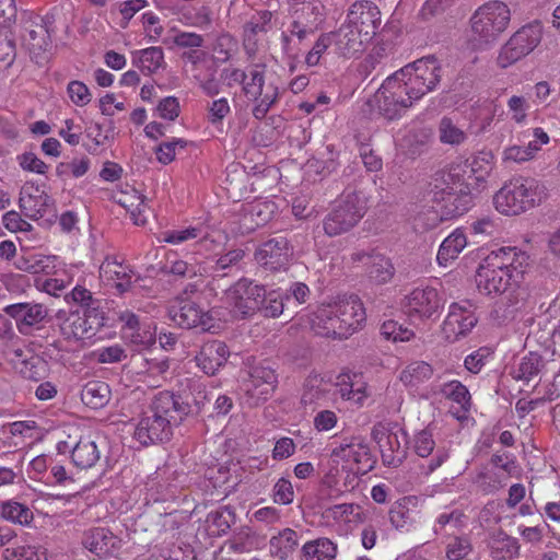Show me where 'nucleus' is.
<instances>
[{
	"mask_svg": "<svg viewBox=\"0 0 560 560\" xmlns=\"http://www.w3.org/2000/svg\"><path fill=\"white\" fill-rule=\"evenodd\" d=\"M326 151V158L310 161V166L322 176L330 175L336 172L339 166V162L337 160L338 154L334 151L332 145H327Z\"/></svg>",
	"mask_w": 560,
	"mask_h": 560,
	"instance_id": "0e129e2a",
	"label": "nucleus"
},
{
	"mask_svg": "<svg viewBox=\"0 0 560 560\" xmlns=\"http://www.w3.org/2000/svg\"><path fill=\"white\" fill-rule=\"evenodd\" d=\"M278 384V375L269 364H258L252 369L250 380L246 385L247 395L255 404L267 400L275 392Z\"/></svg>",
	"mask_w": 560,
	"mask_h": 560,
	"instance_id": "b1692460",
	"label": "nucleus"
},
{
	"mask_svg": "<svg viewBox=\"0 0 560 560\" xmlns=\"http://www.w3.org/2000/svg\"><path fill=\"white\" fill-rule=\"evenodd\" d=\"M433 375V368L424 361H415L408 364L400 373V381L410 387L429 381Z\"/></svg>",
	"mask_w": 560,
	"mask_h": 560,
	"instance_id": "79ce46f5",
	"label": "nucleus"
},
{
	"mask_svg": "<svg viewBox=\"0 0 560 560\" xmlns=\"http://www.w3.org/2000/svg\"><path fill=\"white\" fill-rule=\"evenodd\" d=\"M189 411V405L176 399L175 394L160 392L142 413L135 428L133 438L144 446L166 442L173 434V425H178Z\"/></svg>",
	"mask_w": 560,
	"mask_h": 560,
	"instance_id": "f257e3e1",
	"label": "nucleus"
},
{
	"mask_svg": "<svg viewBox=\"0 0 560 560\" xmlns=\"http://www.w3.org/2000/svg\"><path fill=\"white\" fill-rule=\"evenodd\" d=\"M466 515L459 509H453L442 512L435 521L434 533H441L447 525L459 529L466 525Z\"/></svg>",
	"mask_w": 560,
	"mask_h": 560,
	"instance_id": "bf43d9fd",
	"label": "nucleus"
},
{
	"mask_svg": "<svg viewBox=\"0 0 560 560\" xmlns=\"http://www.w3.org/2000/svg\"><path fill=\"white\" fill-rule=\"evenodd\" d=\"M351 260L365 266V273L374 284L388 283L395 276V267L390 258L375 249L357 250L351 255Z\"/></svg>",
	"mask_w": 560,
	"mask_h": 560,
	"instance_id": "6ab92c4d",
	"label": "nucleus"
},
{
	"mask_svg": "<svg viewBox=\"0 0 560 560\" xmlns=\"http://www.w3.org/2000/svg\"><path fill=\"white\" fill-rule=\"evenodd\" d=\"M20 373L23 377L35 382L46 378L49 374V363L39 355L32 354L22 359Z\"/></svg>",
	"mask_w": 560,
	"mask_h": 560,
	"instance_id": "a18cd8bd",
	"label": "nucleus"
},
{
	"mask_svg": "<svg viewBox=\"0 0 560 560\" xmlns=\"http://www.w3.org/2000/svg\"><path fill=\"white\" fill-rule=\"evenodd\" d=\"M546 187L534 178H513L494 195L495 209L505 215H517L539 205Z\"/></svg>",
	"mask_w": 560,
	"mask_h": 560,
	"instance_id": "20e7f679",
	"label": "nucleus"
},
{
	"mask_svg": "<svg viewBox=\"0 0 560 560\" xmlns=\"http://www.w3.org/2000/svg\"><path fill=\"white\" fill-rule=\"evenodd\" d=\"M366 200L362 192H345L337 206L325 217L323 229L328 236L349 232L364 217Z\"/></svg>",
	"mask_w": 560,
	"mask_h": 560,
	"instance_id": "0eeeda50",
	"label": "nucleus"
},
{
	"mask_svg": "<svg viewBox=\"0 0 560 560\" xmlns=\"http://www.w3.org/2000/svg\"><path fill=\"white\" fill-rule=\"evenodd\" d=\"M442 68L434 56L420 58L400 69L401 77L409 82V89L422 98L433 91L441 81Z\"/></svg>",
	"mask_w": 560,
	"mask_h": 560,
	"instance_id": "9d476101",
	"label": "nucleus"
},
{
	"mask_svg": "<svg viewBox=\"0 0 560 560\" xmlns=\"http://www.w3.org/2000/svg\"><path fill=\"white\" fill-rule=\"evenodd\" d=\"M345 22L371 40L381 23V12L370 1H358L350 7Z\"/></svg>",
	"mask_w": 560,
	"mask_h": 560,
	"instance_id": "4be33fe9",
	"label": "nucleus"
},
{
	"mask_svg": "<svg viewBox=\"0 0 560 560\" xmlns=\"http://www.w3.org/2000/svg\"><path fill=\"white\" fill-rule=\"evenodd\" d=\"M294 15L316 33L324 21V5L319 0L306 2L295 10Z\"/></svg>",
	"mask_w": 560,
	"mask_h": 560,
	"instance_id": "a19ab883",
	"label": "nucleus"
},
{
	"mask_svg": "<svg viewBox=\"0 0 560 560\" xmlns=\"http://www.w3.org/2000/svg\"><path fill=\"white\" fill-rule=\"evenodd\" d=\"M332 304L336 314H338V323L341 326L338 332L339 339H347L362 328L366 315L363 303L358 295H345Z\"/></svg>",
	"mask_w": 560,
	"mask_h": 560,
	"instance_id": "2eb2a0df",
	"label": "nucleus"
},
{
	"mask_svg": "<svg viewBox=\"0 0 560 560\" xmlns=\"http://www.w3.org/2000/svg\"><path fill=\"white\" fill-rule=\"evenodd\" d=\"M381 335L386 340L397 342L410 340L413 337V331L402 327V325L398 324L397 322L389 319L382 324Z\"/></svg>",
	"mask_w": 560,
	"mask_h": 560,
	"instance_id": "e2e57ef3",
	"label": "nucleus"
},
{
	"mask_svg": "<svg viewBox=\"0 0 560 560\" xmlns=\"http://www.w3.org/2000/svg\"><path fill=\"white\" fill-rule=\"evenodd\" d=\"M54 25L55 16L49 13L44 16H30L24 23L22 46L38 66L46 65L51 57Z\"/></svg>",
	"mask_w": 560,
	"mask_h": 560,
	"instance_id": "423d86ee",
	"label": "nucleus"
},
{
	"mask_svg": "<svg viewBox=\"0 0 560 560\" xmlns=\"http://www.w3.org/2000/svg\"><path fill=\"white\" fill-rule=\"evenodd\" d=\"M544 366L545 362L541 355L536 352H529L521 358L511 374L517 381L529 382L539 375Z\"/></svg>",
	"mask_w": 560,
	"mask_h": 560,
	"instance_id": "ea45409f",
	"label": "nucleus"
},
{
	"mask_svg": "<svg viewBox=\"0 0 560 560\" xmlns=\"http://www.w3.org/2000/svg\"><path fill=\"white\" fill-rule=\"evenodd\" d=\"M245 257V249L237 247L229 249L214 258L212 260L213 264L209 268L212 282L214 283L231 276L233 271H238L241 269L240 264Z\"/></svg>",
	"mask_w": 560,
	"mask_h": 560,
	"instance_id": "473e14b6",
	"label": "nucleus"
},
{
	"mask_svg": "<svg viewBox=\"0 0 560 560\" xmlns=\"http://www.w3.org/2000/svg\"><path fill=\"white\" fill-rule=\"evenodd\" d=\"M110 399V388L103 381H90L81 389L82 402L92 408L101 409L105 407Z\"/></svg>",
	"mask_w": 560,
	"mask_h": 560,
	"instance_id": "f704fd0d",
	"label": "nucleus"
},
{
	"mask_svg": "<svg viewBox=\"0 0 560 560\" xmlns=\"http://www.w3.org/2000/svg\"><path fill=\"white\" fill-rule=\"evenodd\" d=\"M168 317L184 329L198 328L200 331H213L215 320L210 312L205 311L191 300H182L168 308Z\"/></svg>",
	"mask_w": 560,
	"mask_h": 560,
	"instance_id": "4468645a",
	"label": "nucleus"
},
{
	"mask_svg": "<svg viewBox=\"0 0 560 560\" xmlns=\"http://www.w3.org/2000/svg\"><path fill=\"white\" fill-rule=\"evenodd\" d=\"M255 539V532L249 526H241L234 530L225 546L235 553H244L254 548Z\"/></svg>",
	"mask_w": 560,
	"mask_h": 560,
	"instance_id": "49530a36",
	"label": "nucleus"
},
{
	"mask_svg": "<svg viewBox=\"0 0 560 560\" xmlns=\"http://www.w3.org/2000/svg\"><path fill=\"white\" fill-rule=\"evenodd\" d=\"M467 245V237L464 231L456 229L441 244L436 260L441 266H447L448 262L456 259Z\"/></svg>",
	"mask_w": 560,
	"mask_h": 560,
	"instance_id": "72a5a7b5",
	"label": "nucleus"
},
{
	"mask_svg": "<svg viewBox=\"0 0 560 560\" xmlns=\"http://www.w3.org/2000/svg\"><path fill=\"white\" fill-rule=\"evenodd\" d=\"M228 298L235 313L242 318L250 317L261 308L266 300V288L247 278H241L229 288Z\"/></svg>",
	"mask_w": 560,
	"mask_h": 560,
	"instance_id": "ddd939ff",
	"label": "nucleus"
},
{
	"mask_svg": "<svg viewBox=\"0 0 560 560\" xmlns=\"http://www.w3.org/2000/svg\"><path fill=\"white\" fill-rule=\"evenodd\" d=\"M187 141L180 138H173L171 141H164L155 149L156 159L160 163L167 165L174 161L176 149H184Z\"/></svg>",
	"mask_w": 560,
	"mask_h": 560,
	"instance_id": "69168bd1",
	"label": "nucleus"
},
{
	"mask_svg": "<svg viewBox=\"0 0 560 560\" xmlns=\"http://www.w3.org/2000/svg\"><path fill=\"white\" fill-rule=\"evenodd\" d=\"M230 349L221 340L203 342L195 355L196 365L208 376H214L230 358Z\"/></svg>",
	"mask_w": 560,
	"mask_h": 560,
	"instance_id": "5701e85b",
	"label": "nucleus"
},
{
	"mask_svg": "<svg viewBox=\"0 0 560 560\" xmlns=\"http://www.w3.org/2000/svg\"><path fill=\"white\" fill-rule=\"evenodd\" d=\"M100 276L104 281L113 282L119 293H125L132 284L133 270L116 257L107 256L100 266Z\"/></svg>",
	"mask_w": 560,
	"mask_h": 560,
	"instance_id": "c85d7f7f",
	"label": "nucleus"
},
{
	"mask_svg": "<svg viewBox=\"0 0 560 560\" xmlns=\"http://www.w3.org/2000/svg\"><path fill=\"white\" fill-rule=\"evenodd\" d=\"M412 448L420 457L427 458L431 455L427 465L421 466V469L425 475H430L435 471L450 457V452L444 445H436L431 425L413 435Z\"/></svg>",
	"mask_w": 560,
	"mask_h": 560,
	"instance_id": "dca6fc26",
	"label": "nucleus"
},
{
	"mask_svg": "<svg viewBox=\"0 0 560 560\" xmlns=\"http://www.w3.org/2000/svg\"><path fill=\"white\" fill-rule=\"evenodd\" d=\"M306 560H334L337 555V546L328 538L308 541L303 546Z\"/></svg>",
	"mask_w": 560,
	"mask_h": 560,
	"instance_id": "37998d69",
	"label": "nucleus"
},
{
	"mask_svg": "<svg viewBox=\"0 0 560 560\" xmlns=\"http://www.w3.org/2000/svg\"><path fill=\"white\" fill-rule=\"evenodd\" d=\"M100 451L95 442L85 438L80 439L71 452L73 464L81 469L93 467L100 460Z\"/></svg>",
	"mask_w": 560,
	"mask_h": 560,
	"instance_id": "4c0bfd02",
	"label": "nucleus"
},
{
	"mask_svg": "<svg viewBox=\"0 0 560 560\" xmlns=\"http://www.w3.org/2000/svg\"><path fill=\"white\" fill-rule=\"evenodd\" d=\"M237 47L238 43L232 35L222 33L215 38L212 50L217 54L218 60L226 62L236 52Z\"/></svg>",
	"mask_w": 560,
	"mask_h": 560,
	"instance_id": "4d7b16f0",
	"label": "nucleus"
},
{
	"mask_svg": "<svg viewBox=\"0 0 560 560\" xmlns=\"http://www.w3.org/2000/svg\"><path fill=\"white\" fill-rule=\"evenodd\" d=\"M16 267L28 273H48L52 269L51 259L40 254H31L21 257L16 261Z\"/></svg>",
	"mask_w": 560,
	"mask_h": 560,
	"instance_id": "8fccbe9b",
	"label": "nucleus"
},
{
	"mask_svg": "<svg viewBox=\"0 0 560 560\" xmlns=\"http://www.w3.org/2000/svg\"><path fill=\"white\" fill-rule=\"evenodd\" d=\"M487 547L493 560H513L520 557L521 545L517 538L502 529L490 533Z\"/></svg>",
	"mask_w": 560,
	"mask_h": 560,
	"instance_id": "2f4dec72",
	"label": "nucleus"
},
{
	"mask_svg": "<svg viewBox=\"0 0 560 560\" xmlns=\"http://www.w3.org/2000/svg\"><path fill=\"white\" fill-rule=\"evenodd\" d=\"M472 551L470 538L464 536H453L445 547V556L448 560H463Z\"/></svg>",
	"mask_w": 560,
	"mask_h": 560,
	"instance_id": "6e6d98bb",
	"label": "nucleus"
},
{
	"mask_svg": "<svg viewBox=\"0 0 560 560\" xmlns=\"http://www.w3.org/2000/svg\"><path fill=\"white\" fill-rule=\"evenodd\" d=\"M404 307L410 317L431 318L441 308V299L434 288H416L406 295Z\"/></svg>",
	"mask_w": 560,
	"mask_h": 560,
	"instance_id": "412c9836",
	"label": "nucleus"
},
{
	"mask_svg": "<svg viewBox=\"0 0 560 560\" xmlns=\"http://www.w3.org/2000/svg\"><path fill=\"white\" fill-rule=\"evenodd\" d=\"M175 398L182 402L189 405V415L199 413L205 405L210 401V397L206 390V387L200 383H195L190 386L189 394L175 395Z\"/></svg>",
	"mask_w": 560,
	"mask_h": 560,
	"instance_id": "864d4df0",
	"label": "nucleus"
},
{
	"mask_svg": "<svg viewBox=\"0 0 560 560\" xmlns=\"http://www.w3.org/2000/svg\"><path fill=\"white\" fill-rule=\"evenodd\" d=\"M299 545L298 533L292 528H284L269 540L270 553L280 560L288 559Z\"/></svg>",
	"mask_w": 560,
	"mask_h": 560,
	"instance_id": "c9c22d12",
	"label": "nucleus"
},
{
	"mask_svg": "<svg viewBox=\"0 0 560 560\" xmlns=\"http://www.w3.org/2000/svg\"><path fill=\"white\" fill-rule=\"evenodd\" d=\"M371 434L378 445L383 464L388 467L400 466L407 456V432L404 429L393 431L387 424L378 422Z\"/></svg>",
	"mask_w": 560,
	"mask_h": 560,
	"instance_id": "9b49d317",
	"label": "nucleus"
},
{
	"mask_svg": "<svg viewBox=\"0 0 560 560\" xmlns=\"http://www.w3.org/2000/svg\"><path fill=\"white\" fill-rule=\"evenodd\" d=\"M121 540L109 529L94 527L86 530L82 538V545L97 557H107L120 548Z\"/></svg>",
	"mask_w": 560,
	"mask_h": 560,
	"instance_id": "cd10ccee",
	"label": "nucleus"
},
{
	"mask_svg": "<svg viewBox=\"0 0 560 560\" xmlns=\"http://www.w3.org/2000/svg\"><path fill=\"white\" fill-rule=\"evenodd\" d=\"M7 315L15 319L21 334H27L28 329L42 323L47 317V308L42 304L16 303L4 307Z\"/></svg>",
	"mask_w": 560,
	"mask_h": 560,
	"instance_id": "bb28decb",
	"label": "nucleus"
},
{
	"mask_svg": "<svg viewBox=\"0 0 560 560\" xmlns=\"http://www.w3.org/2000/svg\"><path fill=\"white\" fill-rule=\"evenodd\" d=\"M249 80L242 89L248 100L255 103L253 116L262 120L270 108L279 101L280 91L276 83H266V65L256 63L248 68Z\"/></svg>",
	"mask_w": 560,
	"mask_h": 560,
	"instance_id": "6e6552de",
	"label": "nucleus"
},
{
	"mask_svg": "<svg viewBox=\"0 0 560 560\" xmlns=\"http://www.w3.org/2000/svg\"><path fill=\"white\" fill-rule=\"evenodd\" d=\"M439 138L444 144L459 145L467 136L450 117H443L439 124Z\"/></svg>",
	"mask_w": 560,
	"mask_h": 560,
	"instance_id": "603ef678",
	"label": "nucleus"
},
{
	"mask_svg": "<svg viewBox=\"0 0 560 560\" xmlns=\"http://www.w3.org/2000/svg\"><path fill=\"white\" fill-rule=\"evenodd\" d=\"M331 35L336 54L345 58L359 56L370 42L368 37L346 22L336 32H331Z\"/></svg>",
	"mask_w": 560,
	"mask_h": 560,
	"instance_id": "393cba45",
	"label": "nucleus"
},
{
	"mask_svg": "<svg viewBox=\"0 0 560 560\" xmlns=\"http://www.w3.org/2000/svg\"><path fill=\"white\" fill-rule=\"evenodd\" d=\"M440 393L447 399L458 404L464 410L470 407V394L459 381H451L441 385Z\"/></svg>",
	"mask_w": 560,
	"mask_h": 560,
	"instance_id": "3c124183",
	"label": "nucleus"
},
{
	"mask_svg": "<svg viewBox=\"0 0 560 560\" xmlns=\"http://www.w3.org/2000/svg\"><path fill=\"white\" fill-rule=\"evenodd\" d=\"M293 257V246L282 235L262 242L254 252V260L265 270L277 272L287 270Z\"/></svg>",
	"mask_w": 560,
	"mask_h": 560,
	"instance_id": "f8f14e48",
	"label": "nucleus"
},
{
	"mask_svg": "<svg viewBox=\"0 0 560 560\" xmlns=\"http://www.w3.org/2000/svg\"><path fill=\"white\" fill-rule=\"evenodd\" d=\"M199 238L203 241L207 238V234L203 233V229L200 226H189L182 230H170L161 233V242L168 244L178 245L190 240Z\"/></svg>",
	"mask_w": 560,
	"mask_h": 560,
	"instance_id": "09e8293b",
	"label": "nucleus"
},
{
	"mask_svg": "<svg viewBox=\"0 0 560 560\" xmlns=\"http://www.w3.org/2000/svg\"><path fill=\"white\" fill-rule=\"evenodd\" d=\"M511 11L502 1H489L480 5L470 16V42L482 49L494 43L508 28Z\"/></svg>",
	"mask_w": 560,
	"mask_h": 560,
	"instance_id": "7ed1b4c3",
	"label": "nucleus"
},
{
	"mask_svg": "<svg viewBox=\"0 0 560 560\" xmlns=\"http://www.w3.org/2000/svg\"><path fill=\"white\" fill-rule=\"evenodd\" d=\"M493 168V155L491 152L481 151L475 155L470 162V179L475 184L469 183L468 186H472L477 191H481L485 188V183L489 177Z\"/></svg>",
	"mask_w": 560,
	"mask_h": 560,
	"instance_id": "e433bc0d",
	"label": "nucleus"
},
{
	"mask_svg": "<svg viewBox=\"0 0 560 560\" xmlns=\"http://www.w3.org/2000/svg\"><path fill=\"white\" fill-rule=\"evenodd\" d=\"M331 44L334 45L331 33L322 34L313 45L312 49L307 52L305 57L306 65L308 67L318 65L322 55Z\"/></svg>",
	"mask_w": 560,
	"mask_h": 560,
	"instance_id": "338daca9",
	"label": "nucleus"
},
{
	"mask_svg": "<svg viewBox=\"0 0 560 560\" xmlns=\"http://www.w3.org/2000/svg\"><path fill=\"white\" fill-rule=\"evenodd\" d=\"M528 256L516 247H501L491 252L479 265L476 283L480 293H503L510 285L514 272L523 273Z\"/></svg>",
	"mask_w": 560,
	"mask_h": 560,
	"instance_id": "f03ea898",
	"label": "nucleus"
},
{
	"mask_svg": "<svg viewBox=\"0 0 560 560\" xmlns=\"http://www.w3.org/2000/svg\"><path fill=\"white\" fill-rule=\"evenodd\" d=\"M132 63L138 67L142 73L151 74L164 67V52L161 47H149L137 50L133 54Z\"/></svg>",
	"mask_w": 560,
	"mask_h": 560,
	"instance_id": "58836bf2",
	"label": "nucleus"
},
{
	"mask_svg": "<svg viewBox=\"0 0 560 560\" xmlns=\"http://www.w3.org/2000/svg\"><path fill=\"white\" fill-rule=\"evenodd\" d=\"M3 557L5 560H40L38 548L30 545L7 548L3 551Z\"/></svg>",
	"mask_w": 560,
	"mask_h": 560,
	"instance_id": "774afa93",
	"label": "nucleus"
},
{
	"mask_svg": "<svg viewBox=\"0 0 560 560\" xmlns=\"http://www.w3.org/2000/svg\"><path fill=\"white\" fill-rule=\"evenodd\" d=\"M327 395V389L325 384L318 377H312L306 380L304 384V390L301 397V402L307 407H312L317 405L320 400H323Z\"/></svg>",
	"mask_w": 560,
	"mask_h": 560,
	"instance_id": "5fc2aeb1",
	"label": "nucleus"
},
{
	"mask_svg": "<svg viewBox=\"0 0 560 560\" xmlns=\"http://www.w3.org/2000/svg\"><path fill=\"white\" fill-rule=\"evenodd\" d=\"M420 98L409 89V82L401 77L400 69L389 75L374 94L378 113L389 120L397 119Z\"/></svg>",
	"mask_w": 560,
	"mask_h": 560,
	"instance_id": "39448f33",
	"label": "nucleus"
},
{
	"mask_svg": "<svg viewBox=\"0 0 560 560\" xmlns=\"http://www.w3.org/2000/svg\"><path fill=\"white\" fill-rule=\"evenodd\" d=\"M287 308L285 298L276 291L269 293L266 292V300L264 301L261 308L258 310L265 317H278Z\"/></svg>",
	"mask_w": 560,
	"mask_h": 560,
	"instance_id": "052dcab7",
	"label": "nucleus"
},
{
	"mask_svg": "<svg viewBox=\"0 0 560 560\" xmlns=\"http://www.w3.org/2000/svg\"><path fill=\"white\" fill-rule=\"evenodd\" d=\"M338 322V314L332 303L318 306L306 318V324L315 335L332 339H339L338 332L341 326Z\"/></svg>",
	"mask_w": 560,
	"mask_h": 560,
	"instance_id": "a878e982",
	"label": "nucleus"
},
{
	"mask_svg": "<svg viewBox=\"0 0 560 560\" xmlns=\"http://www.w3.org/2000/svg\"><path fill=\"white\" fill-rule=\"evenodd\" d=\"M445 197H443L442 219L451 220L463 215L472 206V196L468 189V185L459 184V189L454 190L447 186Z\"/></svg>",
	"mask_w": 560,
	"mask_h": 560,
	"instance_id": "7c9ffc66",
	"label": "nucleus"
},
{
	"mask_svg": "<svg viewBox=\"0 0 560 560\" xmlns=\"http://www.w3.org/2000/svg\"><path fill=\"white\" fill-rule=\"evenodd\" d=\"M54 199L35 183H26L19 198L22 213L31 220H39L54 210Z\"/></svg>",
	"mask_w": 560,
	"mask_h": 560,
	"instance_id": "aec40b11",
	"label": "nucleus"
},
{
	"mask_svg": "<svg viewBox=\"0 0 560 560\" xmlns=\"http://www.w3.org/2000/svg\"><path fill=\"white\" fill-rule=\"evenodd\" d=\"M60 331L65 339L82 340L93 337L97 329L104 326L103 313L70 312L65 314Z\"/></svg>",
	"mask_w": 560,
	"mask_h": 560,
	"instance_id": "f3484780",
	"label": "nucleus"
},
{
	"mask_svg": "<svg viewBox=\"0 0 560 560\" xmlns=\"http://www.w3.org/2000/svg\"><path fill=\"white\" fill-rule=\"evenodd\" d=\"M389 521L398 530H409L413 524L412 511L401 502H397L389 510Z\"/></svg>",
	"mask_w": 560,
	"mask_h": 560,
	"instance_id": "13d9d810",
	"label": "nucleus"
},
{
	"mask_svg": "<svg viewBox=\"0 0 560 560\" xmlns=\"http://www.w3.org/2000/svg\"><path fill=\"white\" fill-rule=\"evenodd\" d=\"M208 522L212 523L219 535H224L236 523L235 509L232 505H222L208 514Z\"/></svg>",
	"mask_w": 560,
	"mask_h": 560,
	"instance_id": "de8ad7c7",
	"label": "nucleus"
},
{
	"mask_svg": "<svg viewBox=\"0 0 560 560\" xmlns=\"http://www.w3.org/2000/svg\"><path fill=\"white\" fill-rule=\"evenodd\" d=\"M478 322L474 305L470 301L453 303L443 324V331L448 340H457L465 337Z\"/></svg>",
	"mask_w": 560,
	"mask_h": 560,
	"instance_id": "a211bd4d",
	"label": "nucleus"
},
{
	"mask_svg": "<svg viewBox=\"0 0 560 560\" xmlns=\"http://www.w3.org/2000/svg\"><path fill=\"white\" fill-rule=\"evenodd\" d=\"M118 319L121 323V336L129 343L148 348L155 342L154 335L141 325L135 313L121 312Z\"/></svg>",
	"mask_w": 560,
	"mask_h": 560,
	"instance_id": "c756f323",
	"label": "nucleus"
},
{
	"mask_svg": "<svg viewBox=\"0 0 560 560\" xmlns=\"http://www.w3.org/2000/svg\"><path fill=\"white\" fill-rule=\"evenodd\" d=\"M542 26L532 22L517 30L501 47L497 63L505 69L529 55L541 42Z\"/></svg>",
	"mask_w": 560,
	"mask_h": 560,
	"instance_id": "1a4fd4ad",
	"label": "nucleus"
},
{
	"mask_svg": "<svg viewBox=\"0 0 560 560\" xmlns=\"http://www.w3.org/2000/svg\"><path fill=\"white\" fill-rule=\"evenodd\" d=\"M1 516L14 524L28 525L34 518V514L31 509L16 501H5L0 504Z\"/></svg>",
	"mask_w": 560,
	"mask_h": 560,
	"instance_id": "c03bdc74",
	"label": "nucleus"
},
{
	"mask_svg": "<svg viewBox=\"0 0 560 560\" xmlns=\"http://www.w3.org/2000/svg\"><path fill=\"white\" fill-rule=\"evenodd\" d=\"M540 149L536 141H530L526 145H511L504 150V160L513 162H525L533 159Z\"/></svg>",
	"mask_w": 560,
	"mask_h": 560,
	"instance_id": "680f3d73",
	"label": "nucleus"
}]
</instances>
